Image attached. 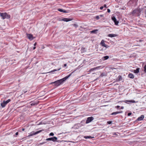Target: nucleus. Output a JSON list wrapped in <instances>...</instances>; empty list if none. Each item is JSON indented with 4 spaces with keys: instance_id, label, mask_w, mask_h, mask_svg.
I'll return each instance as SVG.
<instances>
[{
    "instance_id": "obj_9",
    "label": "nucleus",
    "mask_w": 146,
    "mask_h": 146,
    "mask_svg": "<svg viewBox=\"0 0 146 146\" xmlns=\"http://www.w3.org/2000/svg\"><path fill=\"white\" fill-rule=\"evenodd\" d=\"M72 20V19H69V18H63L62 19V20H61L62 21H65V22H68L70 21H71Z\"/></svg>"
},
{
    "instance_id": "obj_16",
    "label": "nucleus",
    "mask_w": 146,
    "mask_h": 146,
    "mask_svg": "<svg viewBox=\"0 0 146 146\" xmlns=\"http://www.w3.org/2000/svg\"><path fill=\"white\" fill-rule=\"evenodd\" d=\"M58 10L61 12H62L64 13H68V12L67 11H66L63 10L62 9H58Z\"/></svg>"
},
{
    "instance_id": "obj_22",
    "label": "nucleus",
    "mask_w": 146,
    "mask_h": 146,
    "mask_svg": "<svg viewBox=\"0 0 146 146\" xmlns=\"http://www.w3.org/2000/svg\"><path fill=\"white\" fill-rule=\"evenodd\" d=\"M98 31V30H93L91 31V33H97V31Z\"/></svg>"
},
{
    "instance_id": "obj_25",
    "label": "nucleus",
    "mask_w": 146,
    "mask_h": 146,
    "mask_svg": "<svg viewBox=\"0 0 146 146\" xmlns=\"http://www.w3.org/2000/svg\"><path fill=\"white\" fill-rule=\"evenodd\" d=\"M113 21H116V18L114 16H112L111 17Z\"/></svg>"
},
{
    "instance_id": "obj_12",
    "label": "nucleus",
    "mask_w": 146,
    "mask_h": 146,
    "mask_svg": "<svg viewBox=\"0 0 146 146\" xmlns=\"http://www.w3.org/2000/svg\"><path fill=\"white\" fill-rule=\"evenodd\" d=\"M144 118V115H141L140 117H139L137 119V120L138 121H141Z\"/></svg>"
},
{
    "instance_id": "obj_20",
    "label": "nucleus",
    "mask_w": 146,
    "mask_h": 146,
    "mask_svg": "<svg viewBox=\"0 0 146 146\" xmlns=\"http://www.w3.org/2000/svg\"><path fill=\"white\" fill-rule=\"evenodd\" d=\"M109 58V56H106L103 57L102 58V59L104 60L108 59Z\"/></svg>"
},
{
    "instance_id": "obj_5",
    "label": "nucleus",
    "mask_w": 146,
    "mask_h": 146,
    "mask_svg": "<svg viewBox=\"0 0 146 146\" xmlns=\"http://www.w3.org/2000/svg\"><path fill=\"white\" fill-rule=\"evenodd\" d=\"M141 11L140 9H137L133 10L132 12L133 14H138Z\"/></svg>"
},
{
    "instance_id": "obj_26",
    "label": "nucleus",
    "mask_w": 146,
    "mask_h": 146,
    "mask_svg": "<svg viewBox=\"0 0 146 146\" xmlns=\"http://www.w3.org/2000/svg\"><path fill=\"white\" fill-rule=\"evenodd\" d=\"M115 23V24L116 25H117L119 23V22L118 21H117V20H116V21H113Z\"/></svg>"
},
{
    "instance_id": "obj_29",
    "label": "nucleus",
    "mask_w": 146,
    "mask_h": 146,
    "mask_svg": "<svg viewBox=\"0 0 146 146\" xmlns=\"http://www.w3.org/2000/svg\"><path fill=\"white\" fill-rule=\"evenodd\" d=\"M72 25H73L74 27H76V28L77 27H78V25H77L76 24H72Z\"/></svg>"
},
{
    "instance_id": "obj_7",
    "label": "nucleus",
    "mask_w": 146,
    "mask_h": 146,
    "mask_svg": "<svg viewBox=\"0 0 146 146\" xmlns=\"http://www.w3.org/2000/svg\"><path fill=\"white\" fill-rule=\"evenodd\" d=\"M94 119V117L92 116L88 117L86 120V123H89L92 121Z\"/></svg>"
},
{
    "instance_id": "obj_21",
    "label": "nucleus",
    "mask_w": 146,
    "mask_h": 146,
    "mask_svg": "<svg viewBox=\"0 0 146 146\" xmlns=\"http://www.w3.org/2000/svg\"><path fill=\"white\" fill-rule=\"evenodd\" d=\"M106 76V74H105L104 73H102L101 74L100 77H103L104 76Z\"/></svg>"
},
{
    "instance_id": "obj_2",
    "label": "nucleus",
    "mask_w": 146,
    "mask_h": 146,
    "mask_svg": "<svg viewBox=\"0 0 146 146\" xmlns=\"http://www.w3.org/2000/svg\"><path fill=\"white\" fill-rule=\"evenodd\" d=\"M0 16L4 19H8L10 18V15L8 14L7 13H0Z\"/></svg>"
},
{
    "instance_id": "obj_3",
    "label": "nucleus",
    "mask_w": 146,
    "mask_h": 146,
    "mask_svg": "<svg viewBox=\"0 0 146 146\" xmlns=\"http://www.w3.org/2000/svg\"><path fill=\"white\" fill-rule=\"evenodd\" d=\"M138 0H130L129 1V4L133 6L136 5L137 4Z\"/></svg>"
},
{
    "instance_id": "obj_13",
    "label": "nucleus",
    "mask_w": 146,
    "mask_h": 146,
    "mask_svg": "<svg viewBox=\"0 0 146 146\" xmlns=\"http://www.w3.org/2000/svg\"><path fill=\"white\" fill-rule=\"evenodd\" d=\"M6 104L5 102V101H3V102L1 103V106L2 108L4 107L6 105Z\"/></svg>"
},
{
    "instance_id": "obj_4",
    "label": "nucleus",
    "mask_w": 146,
    "mask_h": 146,
    "mask_svg": "<svg viewBox=\"0 0 146 146\" xmlns=\"http://www.w3.org/2000/svg\"><path fill=\"white\" fill-rule=\"evenodd\" d=\"M57 138L56 137H53L49 138L47 139L46 140V141H51L53 142H55L57 141Z\"/></svg>"
},
{
    "instance_id": "obj_31",
    "label": "nucleus",
    "mask_w": 146,
    "mask_h": 146,
    "mask_svg": "<svg viewBox=\"0 0 146 146\" xmlns=\"http://www.w3.org/2000/svg\"><path fill=\"white\" fill-rule=\"evenodd\" d=\"M54 135V133L52 132L50 133L49 134V135H50V136H53Z\"/></svg>"
},
{
    "instance_id": "obj_6",
    "label": "nucleus",
    "mask_w": 146,
    "mask_h": 146,
    "mask_svg": "<svg viewBox=\"0 0 146 146\" xmlns=\"http://www.w3.org/2000/svg\"><path fill=\"white\" fill-rule=\"evenodd\" d=\"M42 131V130H40L38 131H37L35 132H32L29 135L28 137H30L32 136L33 135L36 134L38 133H39L40 132H41Z\"/></svg>"
},
{
    "instance_id": "obj_36",
    "label": "nucleus",
    "mask_w": 146,
    "mask_h": 146,
    "mask_svg": "<svg viewBox=\"0 0 146 146\" xmlns=\"http://www.w3.org/2000/svg\"><path fill=\"white\" fill-rule=\"evenodd\" d=\"M101 67V66L96 67V68H97V70L99 69Z\"/></svg>"
},
{
    "instance_id": "obj_38",
    "label": "nucleus",
    "mask_w": 146,
    "mask_h": 146,
    "mask_svg": "<svg viewBox=\"0 0 146 146\" xmlns=\"http://www.w3.org/2000/svg\"><path fill=\"white\" fill-rule=\"evenodd\" d=\"M103 8H104V7L103 6H101V7H100V9L101 10H102L103 9Z\"/></svg>"
},
{
    "instance_id": "obj_35",
    "label": "nucleus",
    "mask_w": 146,
    "mask_h": 146,
    "mask_svg": "<svg viewBox=\"0 0 146 146\" xmlns=\"http://www.w3.org/2000/svg\"><path fill=\"white\" fill-rule=\"evenodd\" d=\"M132 114V113H131V112H130V113H128V116H130V115H131V114Z\"/></svg>"
},
{
    "instance_id": "obj_41",
    "label": "nucleus",
    "mask_w": 146,
    "mask_h": 146,
    "mask_svg": "<svg viewBox=\"0 0 146 146\" xmlns=\"http://www.w3.org/2000/svg\"><path fill=\"white\" fill-rule=\"evenodd\" d=\"M18 132H17L16 133H15V135H18Z\"/></svg>"
},
{
    "instance_id": "obj_32",
    "label": "nucleus",
    "mask_w": 146,
    "mask_h": 146,
    "mask_svg": "<svg viewBox=\"0 0 146 146\" xmlns=\"http://www.w3.org/2000/svg\"><path fill=\"white\" fill-rule=\"evenodd\" d=\"M96 18L97 20L99 19L100 18L99 16H97L96 17Z\"/></svg>"
},
{
    "instance_id": "obj_24",
    "label": "nucleus",
    "mask_w": 146,
    "mask_h": 146,
    "mask_svg": "<svg viewBox=\"0 0 146 146\" xmlns=\"http://www.w3.org/2000/svg\"><path fill=\"white\" fill-rule=\"evenodd\" d=\"M118 80L119 81H120L122 79V78L121 76L120 75H119L118 77Z\"/></svg>"
},
{
    "instance_id": "obj_30",
    "label": "nucleus",
    "mask_w": 146,
    "mask_h": 146,
    "mask_svg": "<svg viewBox=\"0 0 146 146\" xmlns=\"http://www.w3.org/2000/svg\"><path fill=\"white\" fill-rule=\"evenodd\" d=\"M60 69V68H59V69H58L57 70H55V69H54L53 70H52V71H51V72H54L56 71H57V70H59Z\"/></svg>"
},
{
    "instance_id": "obj_48",
    "label": "nucleus",
    "mask_w": 146,
    "mask_h": 146,
    "mask_svg": "<svg viewBox=\"0 0 146 146\" xmlns=\"http://www.w3.org/2000/svg\"><path fill=\"white\" fill-rule=\"evenodd\" d=\"M138 15V16H139V15Z\"/></svg>"
},
{
    "instance_id": "obj_40",
    "label": "nucleus",
    "mask_w": 146,
    "mask_h": 146,
    "mask_svg": "<svg viewBox=\"0 0 146 146\" xmlns=\"http://www.w3.org/2000/svg\"><path fill=\"white\" fill-rule=\"evenodd\" d=\"M120 107V106H117L116 107V108H119Z\"/></svg>"
},
{
    "instance_id": "obj_1",
    "label": "nucleus",
    "mask_w": 146,
    "mask_h": 146,
    "mask_svg": "<svg viewBox=\"0 0 146 146\" xmlns=\"http://www.w3.org/2000/svg\"><path fill=\"white\" fill-rule=\"evenodd\" d=\"M72 72L68 76L62 79L58 80L53 82H51L50 83V84H54V86H58L62 84L63 82L65 81L72 75Z\"/></svg>"
},
{
    "instance_id": "obj_18",
    "label": "nucleus",
    "mask_w": 146,
    "mask_h": 146,
    "mask_svg": "<svg viewBox=\"0 0 146 146\" xmlns=\"http://www.w3.org/2000/svg\"><path fill=\"white\" fill-rule=\"evenodd\" d=\"M38 104V102H34L32 103L31 105V106H35L36 105H37Z\"/></svg>"
},
{
    "instance_id": "obj_43",
    "label": "nucleus",
    "mask_w": 146,
    "mask_h": 146,
    "mask_svg": "<svg viewBox=\"0 0 146 146\" xmlns=\"http://www.w3.org/2000/svg\"><path fill=\"white\" fill-rule=\"evenodd\" d=\"M124 108V107L123 106H122L121 107V109H123Z\"/></svg>"
},
{
    "instance_id": "obj_33",
    "label": "nucleus",
    "mask_w": 146,
    "mask_h": 146,
    "mask_svg": "<svg viewBox=\"0 0 146 146\" xmlns=\"http://www.w3.org/2000/svg\"><path fill=\"white\" fill-rule=\"evenodd\" d=\"M107 123L108 124H111L112 123V121H108Z\"/></svg>"
},
{
    "instance_id": "obj_49",
    "label": "nucleus",
    "mask_w": 146,
    "mask_h": 146,
    "mask_svg": "<svg viewBox=\"0 0 146 146\" xmlns=\"http://www.w3.org/2000/svg\"><path fill=\"white\" fill-rule=\"evenodd\" d=\"M68 142H71L70 141H68Z\"/></svg>"
},
{
    "instance_id": "obj_11",
    "label": "nucleus",
    "mask_w": 146,
    "mask_h": 146,
    "mask_svg": "<svg viewBox=\"0 0 146 146\" xmlns=\"http://www.w3.org/2000/svg\"><path fill=\"white\" fill-rule=\"evenodd\" d=\"M123 102H124L126 103H127V102H129L130 103H135V102L134 100H126L123 101Z\"/></svg>"
},
{
    "instance_id": "obj_23",
    "label": "nucleus",
    "mask_w": 146,
    "mask_h": 146,
    "mask_svg": "<svg viewBox=\"0 0 146 146\" xmlns=\"http://www.w3.org/2000/svg\"><path fill=\"white\" fill-rule=\"evenodd\" d=\"M84 137L86 139H91L92 138H93V137L90 136H84Z\"/></svg>"
},
{
    "instance_id": "obj_37",
    "label": "nucleus",
    "mask_w": 146,
    "mask_h": 146,
    "mask_svg": "<svg viewBox=\"0 0 146 146\" xmlns=\"http://www.w3.org/2000/svg\"><path fill=\"white\" fill-rule=\"evenodd\" d=\"M107 12H108V13H110V10L109 9H107Z\"/></svg>"
},
{
    "instance_id": "obj_42",
    "label": "nucleus",
    "mask_w": 146,
    "mask_h": 146,
    "mask_svg": "<svg viewBox=\"0 0 146 146\" xmlns=\"http://www.w3.org/2000/svg\"><path fill=\"white\" fill-rule=\"evenodd\" d=\"M67 66V64H64V66L66 67Z\"/></svg>"
},
{
    "instance_id": "obj_28",
    "label": "nucleus",
    "mask_w": 146,
    "mask_h": 146,
    "mask_svg": "<svg viewBox=\"0 0 146 146\" xmlns=\"http://www.w3.org/2000/svg\"><path fill=\"white\" fill-rule=\"evenodd\" d=\"M97 70L96 67L91 68L90 70V71H93V70Z\"/></svg>"
},
{
    "instance_id": "obj_39",
    "label": "nucleus",
    "mask_w": 146,
    "mask_h": 146,
    "mask_svg": "<svg viewBox=\"0 0 146 146\" xmlns=\"http://www.w3.org/2000/svg\"><path fill=\"white\" fill-rule=\"evenodd\" d=\"M103 7H104L105 8H107V6H106V4H104V6Z\"/></svg>"
},
{
    "instance_id": "obj_27",
    "label": "nucleus",
    "mask_w": 146,
    "mask_h": 146,
    "mask_svg": "<svg viewBox=\"0 0 146 146\" xmlns=\"http://www.w3.org/2000/svg\"><path fill=\"white\" fill-rule=\"evenodd\" d=\"M11 101V100L10 99H9L7 100L6 101H5V102L6 103V104H8L9 102H10Z\"/></svg>"
},
{
    "instance_id": "obj_10",
    "label": "nucleus",
    "mask_w": 146,
    "mask_h": 146,
    "mask_svg": "<svg viewBox=\"0 0 146 146\" xmlns=\"http://www.w3.org/2000/svg\"><path fill=\"white\" fill-rule=\"evenodd\" d=\"M101 44L104 47H105L106 48H107V45H106L105 43V41L104 40H102L101 42Z\"/></svg>"
},
{
    "instance_id": "obj_17",
    "label": "nucleus",
    "mask_w": 146,
    "mask_h": 146,
    "mask_svg": "<svg viewBox=\"0 0 146 146\" xmlns=\"http://www.w3.org/2000/svg\"><path fill=\"white\" fill-rule=\"evenodd\" d=\"M128 76L129 78H131L133 79L134 78V76L132 73H130L128 75Z\"/></svg>"
},
{
    "instance_id": "obj_8",
    "label": "nucleus",
    "mask_w": 146,
    "mask_h": 146,
    "mask_svg": "<svg viewBox=\"0 0 146 146\" xmlns=\"http://www.w3.org/2000/svg\"><path fill=\"white\" fill-rule=\"evenodd\" d=\"M27 37L28 38L31 40L33 39V35L30 34H27Z\"/></svg>"
},
{
    "instance_id": "obj_34",
    "label": "nucleus",
    "mask_w": 146,
    "mask_h": 146,
    "mask_svg": "<svg viewBox=\"0 0 146 146\" xmlns=\"http://www.w3.org/2000/svg\"><path fill=\"white\" fill-rule=\"evenodd\" d=\"M144 71L146 72V65L144 67Z\"/></svg>"
},
{
    "instance_id": "obj_14",
    "label": "nucleus",
    "mask_w": 146,
    "mask_h": 146,
    "mask_svg": "<svg viewBox=\"0 0 146 146\" xmlns=\"http://www.w3.org/2000/svg\"><path fill=\"white\" fill-rule=\"evenodd\" d=\"M122 111H117L115 112H114L112 113H111V115H115L116 114H117L120 113H122Z\"/></svg>"
},
{
    "instance_id": "obj_45",
    "label": "nucleus",
    "mask_w": 146,
    "mask_h": 146,
    "mask_svg": "<svg viewBox=\"0 0 146 146\" xmlns=\"http://www.w3.org/2000/svg\"><path fill=\"white\" fill-rule=\"evenodd\" d=\"M35 48H36V47H35V46L33 48V50H35Z\"/></svg>"
},
{
    "instance_id": "obj_19",
    "label": "nucleus",
    "mask_w": 146,
    "mask_h": 146,
    "mask_svg": "<svg viewBox=\"0 0 146 146\" xmlns=\"http://www.w3.org/2000/svg\"><path fill=\"white\" fill-rule=\"evenodd\" d=\"M139 69H140L139 68H137L136 70H134V72L135 73H137L139 72Z\"/></svg>"
},
{
    "instance_id": "obj_47",
    "label": "nucleus",
    "mask_w": 146,
    "mask_h": 146,
    "mask_svg": "<svg viewBox=\"0 0 146 146\" xmlns=\"http://www.w3.org/2000/svg\"><path fill=\"white\" fill-rule=\"evenodd\" d=\"M100 16L101 17H102V16H103V15H100Z\"/></svg>"
},
{
    "instance_id": "obj_44",
    "label": "nucleus",
    "mask_w": 146,
    "mask_h": 146,
    "mask_svg": "<svg viewBox=\"0 0 146 146\" xmlns=\"http://www.w3.org/2000/svg\"><path fill=\"white\" fill-rule=\"evenodd\" d=\"M36 43H35L34 44V46H35L36 45Z\"/></svg>"
},
{
    "instance_id": "obj_15",
    "label": "nucleus",
    "mask_w": 146,
    "mask_h": 146,
    "mask_svg": "<svg viewBox=\"0 0 146 146\" xmlns=\"http://www.w3.org/2000/svg\"><path fill=\"white\" fill-rule=\"evenodd\" d=\"M117 36L115 34H109L108 35V36L110 37H113Z\"/></svg>"
},
{
    "instance_id": "obj_46",
    "label": "nucleus",
    "mask_w": 146,
    "mask_h": 146,
    "mask_svg": "<svg viewBox=\"0 0 146 146\" xmlns=\"http://www.w3.org/2000/svg\"><path fill=\"white\" fill-rule=\"evenodd\" d=\"M22 131H24L25 130V129H24V128H23V129H22Z\"/></svg>"
}]
</instances>
